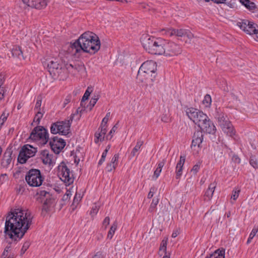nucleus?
I'll use <instances>...</instances> for the list:
<instances>
[{"instance_id":"nucleus-1","label":"nucleus","mask_w":258,"mask_h":258,"mask_svg":"<svg viewBox=\"0 0 258 258\" xmlns=\"http://www.w3.org/2000/svg\"><path fill=\"white\" fill-rule=\"evenodd\" d=\"M33 216L28 210L15 209L6 217L4 233L11 239H21L32 224Z\"/></svg>"},{"instance_id":"nucleus-2","label":"nucleus","mask_w":258,"mask_h":258,"mask_svg":"<svg viewBox=\"0 0 258 258\" xmlns=\"http://www.w3.org/2000/svg\"><path fill=\"white\" fill-rule=\"evenodd\" d=\"M100 46L99 37L95 33L87 31L81 34L77 40L70 43L67 52L72 55L82 51L92 55L98 51Z\"/></svg>"},{"instance_id":"nucleus-3","label":"nucleus","mask_w":258,"mask_h":258,"mask_svg":"<svg viewBox=\"0 0 258 258\" xmlns=\"http://www.w3.org/2000/svg\"><path fill=\"white\" fill-rule=\"evenodd\" d=\"M141 41L144 49L149 53L163 55L165 52V40L163 39L143 35Z\"/></svg>"},{"instance_id":"nucleus-4","label":"nucleus","mask_w":258,"mask_h":258,"mask_svg":"<svg viewBox=\"0 0 258 258\" xmlns=\"http://www.w3.org/2000/svg\"><path fill=\"white\" fill-rule=\"evenodd\" d=\"M216 117L219 125L221 127L222 131L228 136L234 138L235 135V131L231 122L229 120L226 115L224 114H217Z\"/></svg>"},{"instance_id":"nucleus-5","label":"nucleus","mask_w":258,"mask_h":258,"mask_svg":"<svg viewBox=\"0 0 258 258\" xmlns=\"http://www.w3.org/2000/svg\"><path fill=\"white\" fill-rule=\"evenodd\" d=\"M27 183L31 186L37 187L40 186L43 181V178L40 171L36 169L30 170L25 176Z\"/></svg>"},{"instance_id":"nucleus-6","label":"nucleus","mask_w":258,"mask_h":258,"mask_svg":"<svg viewBox=\"0 0 258 258\" xmlns=\"http://www.w3.org/2000/svg\"><path fill=\"white\" fill-rule=\"evenodd\" d=\"M29 138L35 141H40L42 144H45L48 141L49 136L47 130L43 126L35 127L30 134Z\"/></svg>"},{"instance_id":"nucleus-7","label":"nucleus","mask_w":258,"mask_h":258,"mask_svg":"<svg viewBox=\"0 0 258 258\" xmlns=\"http://www.w3.org/2000/svg\"><path fill=\"white\" fill-rule=\"evenodd\" d=\"M156 63L153 60H148L141 65L138 74L140 78L143 80V77L150 76V74L156 75Z\"/></svg>"},{"instance_id":"nucleus-8","label":"nucleus","mask_w":258,"mask_h":258,"mask_svg":"<svg viewBox=\"0 0 258 258\" xmlns=\"http://www.w3.org/2000/svg\"><path fill=\"white\" fill-rule=\"evenodd\" d=\"M43 65L46 67L50 74L59 75L62 72V64L59 62L58 58H52L43 62Z\"/></svg>"},{"instance_id":"nucleus-9","label":"nucleus","mask_w":258,"mask_h":258,"mask_svg":"<svg viewBox=\"0 0 258 258\" xmlns=\"http://www.w3.org/2000/svg\"><path fill=\"white\" fill-rule=\"evenodd\" d=\"M37 151L36 148L29 145H24L20 150L18 157V161L21 164L26 163L30 157L34 156Z\"/></svg>"},{"instance_id":"nucleus-10","label":"nucleus","mask_w":258,"mask_h":258,"mask_svg":"<svg viewBox=\"0 0 258 258\" xmlns=\"http://www.w3.org/2000/svg\"><path fill=\"white\" fill-rule=\"evenodd\" d=\"M164 49L165 52H164L163 55L166 56H176L180 54L182 51L179 45L173 42H168L166 40H165Z\"/></svg>"},{"instance_id":"nucleus-11","label":"nucleus","mask_w":258,"mask_h":258,"mask_svg":"<svg viewBox=\"0 0 258 258\" xmlns=\"http://www.w3.org/2000/svg\"><path fill=\"white\" fill-rule=\"evenodd\" d=\"M237 26L246 34L254 35L258 25L253 22L246 20H241L237 23Z\"/></svg>"},{"instance_id":"nucleus-12","label":"nucleus","mask_w":258,"mask_h":258,"mask_svg":"<svg viewBox=\"0 0 258 258\" xmlns=\"http://www.w3.org/2000/svg\"><path fill=\"white\" fill-rule=\"evenodd\" d=\"M51 139L52 140L49 142V145L54 152L58 154L64 147V141L57 137H54Z\"/></svg>"},{"instance_id":"nucleus-13","label":"nucleus","mask_w":258,"mask_h":258,"mask_svg":"<svg viewBox=\"0 0 258 258\" xmlns=\"http://www.w3.org/2000/svg\"><path fill=\"white\" fill-rule=\"evenodd\" d=\"M188 117L199 127L201 126L209 117L207 114H186Z\"/></svg>"},{"instance_id":"nucleus-14","label":"nucleus","mask_w":258,"mask_h":258,"mask_svg":"<svg viewBox=\"0 0 258 258\" xmlns=\"http://www.w3.org/2000/svg\"><path fill=\"white\" fill-rule=\"evenodd\" d=\"M75 143V139L73 137L71 138L69 141H68V144L67 145L66 147V150H68L70 152V157H72V158L74 160L75 163H78L80 161V159L78 158L77 153V152H79V150L76 149L75 152L74 150H72L74 146V143Z\"/></svg>"},{"instance_id":"nucleus-15","label":"nucleus","mask_w":258,"mask_h":258,"mask_svg":"<svg viewBox=\"0 0 258 258\" xmlns=\"http://www.w3.org/2000/svg\"><path fill=\"white\" fill-rule=\"evenodd\" d=\"M162 34L167 36L175 35L178 37L185 36V29H163L162 30Z\"/></svg>"},{"instance_id":"nucleus-16","label":"nucleus","mask_w":258,"mask_h":258,"mask_svg":"<svg viewBox=\"0 0 258 258\" xmlns=\"http://www.w3.org/2000/svg\"><path fill=\"white\" fill-rule=\"evenodd\" d=\"M199 127L201 129V131L210 134H214L216 131L215 126L209 118L204 122Z\"/></svg>"},{"instance_id":"nucleus-17","label":"nucleus","mask_w":258,"mask_h":258,"mask_svg":"<svg viewBox=\"0 0 258 258\" xmlns=\"http://www.w3.org/2000/svg\"><path fill=\"white\" fill-rule=\"evenodd\" d=\"M50 132L52 134L63 135L64 132V123L63 121L56 122L51 124Z\"/></svg>"},{"instance_id":"nucleus-18","label":"nucleus","mask_w":258,"mask_h":258,"mask_svg":"<svg viewBox=\"0 0 258 258\" xmlns=\"http://www.w3.org/2000/svg\"><path fill=\"white\" fill-rule=\"evenodd\" d=\"M203 140V135L202 131H198L196 132L192 137V141L191 146H198L199 148L200 147L201 144H202Z\"/></svg>"},{"instance_id":"nucleus-19","label":"nucleus","mask_w":258,"mask_h":258,"mask_svg":"<svg viewBox=\"0 0 258 258\" xmlns=\"http://www.w3.org/2000/svg\"><path fill=\"white\" fill-rule=\"evenodd\" d=\"M12 151L11 150V149H7L6 151L4 154V156L1 163L2 166L4 168H7L11 163L12 161Z\"/></svg>"},{"instance_id":"nucleus-20","label":"nucleus","mask_w":258,"mask_h":258,"mask_svg":"<svg viewBox=\"0 0 258 258\" xmlns=\"http://www.w3.org/2000/svg\"><path fill=\"white\" fill-rule=\"evenodd\" d=\"M155 77H156V75L150 74V76H147V77H143V78H142L143 79V80H142V79H141V78H140V77L139 76V74H138L137 79H138V80L140 82L143 83V85L144 86H145V87H151L153 85V83L154 81Z\"/></svg>"},{"instance_id":"nucleus-21","label":"nucleus","mask_w":258,"mask_h":258,"mask_svg":"<svg viewBox=\"0 0 258 258\" xmlns=\"http://www.w3.org/2000/svg\"><path fill=\"white\" fill-rule=\"evenodd\" d=\"M54 199H48L44 200L42 209V214L43 215H45L50 210V209L54 206Z\"/></svg>"},{"instance_id":"nucleus-22","label":"nucleus","mask_w":258,"mask_h":258,"mask_svg":"<svg viewBox=\"0 0 258 258\" xmlns=\"http://www.w3.org/2000/svg\"><path fill=\"white\" fill-rule=\"evenodd\" d=\"M216 185L217 183L215 182L210 184L204 195V200L205 201H210L212 199Z\"/></svg>"},{"instance_id":"nucleus-23","label":"nucleus","mask_w":258,"mask_h":258,"mask_svg":"<svg viewBox=\"0 0 258 258\" xmlns=\"http://www.w3.org/2000/svg\"><path fill=\"white\" fill-rule=\"evenodd\" d=\"M240 3L244 6L247 10L253 13L256 9V6L254 3L249 0H240Z\"/></svg>"},{"instance_id":"nucleus-24","label":"nucleus","mask_w":258,"mask_h":258,"mask_svg":"<svg viewBox=\"0 0 258 258\" xmlns=\"http://www.w3.org/2000/svg\"><path fill=\"white\" fill-rule=\"evenodd\" d=\"M49 1L50 0H34L33 3L35 7H32V8L38 10L44 9Z\"/></svg>"},{"instance_id":"nucleus-25","label":"nucleus","mask_w":258,"mask_h":258,"mask_svg":"<svg viewBox=\"0 0 258 258\" xmlns=\"http://www.w3.org/2000/svg\"><path fill=\"white\" fill-rule=\"evenodd\" d=\"M11 52L14 57H17L20 59L22 58L24 59L22 51L19 46H14L11 50Z\"/></svg>"},{"instance_id":"nucleus-26","label":"nucleus","mask_w":258,"mask_h":258,"mask_svg":"<svg viewBox=\"0 0 258 258\" xmlns=\"http://www.w3.org/2000/svg\"><path fill=\"white\" fill-rule=\"evenodd\" d=\"M75 115V114H72L70 117L69 119L68 120L67 122H66V128H67L66 130V138H71L72 136H73L72 132L70 131V127Z\"/></svg>"},{"instance_id":"nucleus-27","label":"nucleus","mask_w":258,"mask_h":258,"mask_svg":"<svg viewBox=\"0 0 258 258\" xmlns=\"http://www.w3.org/2000/svg\"><path fill=\"white\" fill-rule=\"evenodd\" d=\"M57 174L60 179L64 181L62 178L64 177V162L62 161L57 167Z\"/></svg>"},{"instance_id":"nucleus-28","label":"nucleus","mask_w":258,"mask_h":258,"mask_svg":"<svg viewBox=\"0 0 258 258\" xmlns=\"http://www.w3.org/2000/svg\"><path fill=\"white\" fill-rule=\"evenodd\" d=\"M224 250H216L214 253L207 255L206 258H224Z\"/></svg>"},{"instance_id":"nucleus-29","label":"nucleus","mask_w":258,"mask_h":258,"mask_svg":"<svg viewBox=\"0 0 258 258\" xmlns=\"http://www.w3.org/2000/svg\"><path fill=\"white\" fill-rule=\"evenodd\" d=\"M117 223L116 221L114 222L112 224L111 227L110 228V229L108 232L107 234V238L109 239H111L113 237V236L117 229Z\"/></svg>"},{"instance_id":"nucleus-30","label":"nucleus","mask_w":258,"mask_h":258,"mask_svg":"<svg viewBox=\"0 0 258 258\" xmlns=\"http://www.w3.org/2000/svg\"><path fill=\"white\" fill-rule=\"evenodd\" d=\"M212 98L209 94H206L202 101V104L206 108H209L211 105Z\"/></svg>"},{"instance_id":"nucleus-31","label":"nucleus","mask_w":258,"mask_h":258,"mask_svg":"<svg viewBox=\"0 0 258 258\" xmlns=\"http://www.w3.org/2000/svg\"><path fill=\"white\" fill-rule=\"evenodd\" d=\"M105 135V134H103L100 128H99L98 131L95 133V143H98L99 141H103L104 139Z\"/></svg>"},{"instance_id":"nucleus-32","label":"nucleus","mask_w":258,"mask_h":258,"mask_svg":"<svg viewBox=\"0 0 258 258\" xmlns=\"http://www.w3.org/2000/svg\"><path fill=\"white\" fill-rule=\"evenodd\" d=\"M70 169L67 167L66 165V186H69V185L72 183L74 181V178H72L70 177Z\"/></svg>"},{"instance_id":"nucleus-33","label":"nucleus","mask_w":258,"mask_h":258,"mask_svg":"<svg viewBox=\"0 0 258 258\" xmlns=\"http://www.w3.org/2000/svg\"><path fill=\"white\" fill-rule=\"evenodd\" d=\"M42 100V97L41 95L37 96L34 108L35 113H41L40 107L41 106Z\"/></svg>"},{"instance_id":"nucleus-34","label":"nucleus","mask_w":258,"mask_h":258,"mask_svg":"<svg viewBox=\"0 0 258 258\" xmlns=\"http://www.w3.org/2000/svg\"><path fill=\"white\" fill-rule=\"evenodd\" d=\"M143 144V141L141 140H138L137 142L136 145L133 149L131 152V155L132 156L134 157L136 155V153L140 149L141 146Z\"/></svg>"},{"instance_id":"nucleus-35","label":"nucleus","mask_w":258,"mask_h":258,"mask_svg":"<svg viewBox=\"0 0 258 258\" xmlns=\"http://www.w3.org/2000/svg\"><path fill=\"white\" fill-rule=\"evenodd\" d=\"M159 203V199H153L152 200V202L150 205V206L149 208V212L150 213H153L156 211V206L158 205Z\"/></svg>"},{"instance_id":"nucleus-36","label":"nucleus","mask_w":258,"mask_h":258,"mask_svg":"<svg viewBox=\"0 0 258 258\" xmlns=\"http://www.w3.org/2000/svg\"><path fill=\"white\" fill-rule=\"evenodd\" d=\"M38 194L43 201H44L45 200H47L48 199H53L50 193L45 190H40Z\"/></svg>"},{"instance_id":"nucleus-37","label":"nucleus","mask_w":258,"mask_h":258,"mask_svg":"<svg viewBox=\"0 0 258 258\" xmlns=\"http://www.w3.org/2000/svg\"><path fill=\"white\" fill-rule=\"evenodd\" d=\"M81 199V197L80 195L78 196L77 194H76L75 196L74 197L73 202L71 206V208H72V210L74 211L77 207V205L79 204V201Z\"/></svg>"},{"instance_id":"nucleus-38","label":"nucleus","mask_w":258,"mask_h":258,"mask_svg":"<svg viewBox=\"0 0 258 258\" xmlns=\"http://www.w3.org/2000/svg\"><path fill=\"white\" fill-rule=\"evenodd\" d=\"M92 91V89L90 87H88V88L86 90L85 93L84 94V95L82 97L81 102V105H83V103L88 99Z\"/></svg>"},{"instance_id":"nucleus-39","label":"nucleus","mask_w":258,"mask_h":258,"mask_svg":"<svg viewBox=\"0 0 258 258\" xmlns=\"http://www.w3.org/2000/svg\"><path fill=\"white\" fill-rule=\"evenodd\" d=\"M166 245H167V240H163L161 243L160 248H159V252H160V254L161 255H162L163 254V253H166Z\"/></svg>"},{"instance_id":"nucleus-40","label":"nucleus","mask_w":258,"mask_h":258,"mask_svg":"<svg viewBox=\"0 0 258 258\" xmlns=\"http://www.w3.org/2000/svg\"><path fill=\"white\" fill-rule=\"evenodd\" d=\"M98 99V98H92L91 100L90 101L89 105H88L86 109V111H90L92 108L95 105L96 103L97 100Z\"/></svg>"},{"instance_id":"nucleus-41","label":"nucleus","mask_w":258,"mask_h":258,"mask_svg":"<svg viewBox=\"0 0 258 258\" xmlns=\"http://www.w3.org/2000/svg\"><path fill=\"white\" fill-rule=\"evenodd\" d=\"M249 163L255 169L258 168V161L255 156L250 157Z\"/></svg>"},{"instance_id":"nucleus-42","label":"nucleus","mask_w":258,"mask_h":258,"mask_svg":"<svg viewBox=\"0 0 258 258\" xmlns=\"http://www.w3.org/2000/svg\"><path fill=\"white\" fill-rule=\"evenodd\" d=\"M34 0H21L25 7H29L31 8H32V7H35V6L34 5Z\"/></svg>"},{"instance_id":"nucleus-43","label":"nucleus","mask_w":258,"mask_h":258,"mask_svg":"<svg viewBox=\"0 0 258 258\" xmlns=\"http://www.w3.org/2000/svg\"><path fill=\"white\" fill-rule=\"evenodd\" d=\"M30 242L28 241H26L23 244V245L21 249V252L20 255L22 256L23 255L24 253L26 252V251L28 249V248L30 246Z\"/></svg>"},{"instance_id":"nucleus-44","label":"nucleus","mask_w":258,"mask_h":258,"mask_svg":"<svg viewBox=\"0 0 258 258\" xmlns=\"http://www.w3.org/2000/svg\"><path fill=\"white\" fill-rule=\"evenodd\" d=\"M182 166H176V176L175 177L176 179H178L180 178L181 175H182Z\"/></svg>"},{"instance_id":"nucleus-45","label":"nucleus","mask_w":258,"mask_h":258,"mask_svg":"<svg viewBox=\"0 0 258 258\" xmlns=\"http://www.w3.org/2000/svg\"><path fill=\"white\" fill-rule=\"evenodd\" d=\"M117 167V165L112 163L111 162L108 163L106 165V169L108 172H111L114 170Z\"/></svg>"},{"instance_id":"nucleus-46","label":"nucleus","mask_w":258,"mask_h":258,"mask_svg":"<svg viewBox=\"0 0 258 258\" xmlns=\"http://www.w3.org/2000/svg\"><path fill=\"white\" fill-rule=\"evenodd\" d=\"M201 164V163L200 162L197 163L193 166L192 168L191 169V172H193L194 174H196L200 170Z\"/></svg>"},{"instance_id":"nucleus-47","label":"nucleus","mask_w":258,"mask_h":258,"mask_svg":"<svg viewBox=\"0 0 258 258\" xmlns=\"http://www.w3.org/2000/svg\"><path fill=\"white\" fill-rule=\"evenodd\" d=\"M257 231H255V229L253 228L249 234V237L247 240V244L250 243L251 239L256 235Z\"/></svg>"},{"instance_id":"nucleus-48","label":"nucleus","mask_w":258,"mask_h":258,"mask_svg":"<svg viewBox=\"0 0 258 258\" xmlns=\"http://www.w3.org/2000/svg\"><path fill=\"white\" fill-rule=\"evenodd\" d=\"M42 160L45 164H50L51 163V158L48 154H46V156L43 158Z\"/></svg>"},{"instance_id":"nucleus-49","label":"nucleus","mask_w":258,"mask_h":258,"mask_svg":"<svg viewBox=\"0 0 258 258\" xmlns=\"http://www.w3.org/2000/svg\"><path fill=\"white\" fill-rule=\"evenodd\" d=\"M198 2H200L202 1H204L205 2H209L210 1H212L214 3L220 4H225L226 3V0H197Z\"/></svg>"},{"instance_id":"nucleus-50","label":"nucleus","mask_w":258,"mask_h":258,"mask_svg":"<svg viewBox=\"0 0 258 258\" xmlns=\"http://www.w3.org/2000/svg\"><path fill=\"white\" fill-rule=\"evenodd\" d=\"M161 117L162 121L168 122L170 120V114H162Z\"/></svg>"},{"instance_id":"nucleus-51","label":"nucleus","mask_w":258,"mask_h":258,"mask_svg":"<svg viewBox=\"0 0 258 258\" xmlns=\"http://www.w3.org/2000/svg\"><path fill=\"white\" fill-rule=\"evenodd\" d=\"M119 159V154H115L113 157L112 158L111 162L112 163H113L117 166L118 165V161Z\"/></svg>"},{"instance_id":"nucleus-52","label":"nucleus","mask_w":258,"mask_h":258,"mask_svg":"<svg viewBox=\"0 0 258 258\" xmlns=\"http://www.w3.org/2000/svg\"><path fill=\"white\" fill-rule=\"evenodd\" d=\"M66 196H67V198H70L71 196L72 195V192H74L73 187H70L69 188H66Z\"/></svg>"},{"instance_id":"nucleus-53","label":"nucleus","mask_w":258,"mask_h":258,"mask_svg":"<svg viewBox=\"0 0 258 258\" xmlns=\"http://www.w3.org/2000/svg\"><path fill=\"white\" fill-rule=\"evenodd\" d=\"M185 160V156H180V160L177 163L176 166L183 167Z\"/></svg>"},{"instance_id":"nucleus-54","label":"nucleus","mask_w":258,"mask_h":258,"mask_svg":"<svg viewBox=\"0 0 258 258\" xmlns=\"http://www.w3.org/2000/svg\"><path fill=\"white\" fill-rule=\"evenodd\" d=\"M110 223V218L109 217H106L105 219H104L102 225L104 227V229H106L108 226V225Z\"/></svg>"},{"instance_id":"nucleus-55","label":"nucleus","mask_w":258,"mask_h":258,"mask_svg":"<svg viewBox=\"0 0 258 258\" xmlns=\"http://www.w3.org/2000/svg\"><path fill=\"white\" fill-rule=\"evenodd\" d=\"M239 192H240V190H233L232 191V195H231V199H232L234 200H236L239 196Z\"/></svg>"},{"instance_id":"nucleus-56","label":"nucleus","mask_w":258,"mask_h":258,"mask_svg":"<svg viewBox=\"0 0 258 258\" xmlns=\"http://www.w3.org/2000/svg\"><path fill=\"white\" fill-rule=\"evenodd\" d=\"M161 170L162 169L161 168H158V167L155 170L153 177H155V179H156L159 176Z\"/></svg>"},{"instance_id":"nucleus-57","label":"nucleus","mask_w":258,"mask_h":258,"mask_svg":"<svg viewBox=\"0 0 258 258\" xmlns=\"http://www.w3.org/2000/svg\"><path fill=\"white\" fill-rule=\"evenodd\" d=\"M99 128L103 134H106L107 132V125L101 124Z\"/></svg>"},{"instance_id":"nucleus-58","label":"nucleus","mask_w":258,"mask_h":258,"mask_svg":"<svg viewBox=\"0 0 258 258\" xmlns=\"http://www.w3.org/2000/svg\"><path fill=\"white\" fill-rule=\"evenodd\" d=\"M98 211V209L96 206H95L94 207H93L92 208L91 211H90V214L92 215V216H93L97 213Z\"/></svg>"},{"instance_id":"nucleus-59","label":"nucleus","mask_w":258,"mask_h":258,"mask_svg":"<svg viewBox=\"0 0 258 258\" xmlns=\"http://www.w3.org/2000/svg\"><path fill=\"white\" fill-rule=\"evenodd\" d=\"M155 190V188L154 187H152L150 188V191L148 195V198L151 199L153 197L154 191Z\"/></svg>"},{"instance_id":"nucleus-60","label":"nucleus","mask_w":258,"mask_h":258,"mask_svg":"<svg viewBox=\"0 0 258 258\" xmlns=\"http://www.w3.org/2000/svg\"><path fill=\"white\" fill-rule=\"evenodd\" d=\"M109 117H110V114H106V115L102 119V122L101 124L107 125V123L109 120Z\"/></svg>"},{"instance_id":"nucleus-61","label":"nucleus","mask_w":258,"mask_h":258,"mask_svg":"<svg viewBox=\"0 0 258 258\" xmlns=\"http://www.w3.org/2000/svg\"><path fill=\"white\" fill-rule=\"evenodd\" d=\"M92 258H103L102 252L101 251L97 252Z\"/></svg>"},{"instance_id":"nucleus-62","label":"nucleus","mask_w":258,"mask_h":258,"mask_svg":"<svg viewBox=\"0 0 258 258\" xmlns=\"http://www.w3.org/2000/svg\"><path fill=\"white\" fill-rule=\"evenodd\" d=\"M165 162H166L165 159H163L161 161H160V162H159L158 163L157 167L158 168H161L162 169L163 167L165 165Z\"/></svg>"},{"instance_id":"nucleus-63","label":"nucleus","mask_w":258,"mask_h":258,"mask_svg":"<svg viewBox=\"0 0 258 258\" xmlns=\"http://www.w3.org/2000/svg\"><path fill=\"white\" fill-rule=\"evenodd\" d=\"M106 157V155L103 154H102L101 158L98 162V165H101L102 164V163L104 162V161L105 160Z\"/></svg>"},{"instance_id":"nucleus-64","label":"nucleus","mask_w":258,"mask_h":258,"mask_svg":"<svg viewBox=\"0 0 258 258\" xmlns=\"http://www.w3.org/2000/svg\"><path fill=\"white\" fill-rule=\"evenodd\" d=\"M41 116H39L38 115V114H36L34 118V121L37 122L38 124L39 123L40 119L42 117L43 114H40Z\"/></svg>"}]
</instances>
